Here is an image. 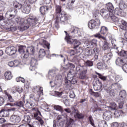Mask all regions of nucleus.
<instances>
[{"label": "nucleus", "mask_w": 127, "mask_h": 127, "mask_svg": "<svg viewBox=\"0 0 127 127\" xmlns=\"http://www.w3.org/2000/svg\"><path fill=\"white\" fill-rule=\"evenodd\" d=\"M15 21L20 25L19 27L20 31H24V30L29 28V25L34 26L37 23L38 20L36 18H28L26 20L27 25L24 23L25 20L24 18L18 17L16 18Z\"/></svg>", "instance_id": "f257e3e1"}, {"label": "nucleus", "mask_w": 127, "mask_h": 127, "mask_svg": "<svg viewBox=\"0 0 127 127\" xmlns=\"http://www.w3.org/2000/svg\"><path fill=\"white\" fill-rule=\"evenodd\" d=\"M49 84L52 88H59L62 85V75L58 74L55 77L52 78Z\"/></svg>", "instance_id": "f03ea898"}, {"label": "nucleus", "mask_w": 127, "mask_h": 127, "mask_svg": "<svg viewBox=\"0 0 127 127\" xmlns=\"http://www.w3.org/2000/svg\"><path fill=\"white\" fill-rule=\"evenodd\" d=\"M75 78L76 77L73 76L71 73H69L67 74V77L65 78L64 80L65 86L66 89L70 90L72 84H74L77 83V80Z\"/></svg>", "instance_id": "7ed1b4c3"}, {"label": "nucleus", "mask_w": 127, "mask_h": 127, "mask_svg": "<svg viewBox=\"0 0 127 127\" xmlns=\"http://www.w3.org/2000/svg\"><path fill=\"white\" fill-rule=\"evenodd\" d=\"M119 95L120 98H117L116 99L115 101L119 103V109H123L125 101H126V98H127V92H126V90H122L120 91Z\"/></svg>", "instance_id": "20e7f679"}, {"label": "nucleus", "mask_w": 127, "mask_h": 127, "mask_svg": "<svg viewBox=\"0 0 127 127\" xmlns=\"http://www.w3.org/2000/svg\"><path fill=\"white\" fill-rule=\"evenodd\" d=\"M100 25L101 22L99 18L90 20L88 23V26L90 29H98Z\"/></svg>", "instance_id": "39448f33"}, {"label": "nucleus", "mask_w": 127, "mask_h": 127, "mask_svg": "<svg viewBox=\"0 0 127 127\" xmlns=\"http://www.w3.org/2000/svg\"><path fill=\"white\" fill-rule=\"evenodd\" d=\"M16 51H17L16 48L14 47V46H9L6 48L5 53H6V54L8 55L11 56L15 54V53H16Z\"/></svg>", "instance_id": "423d86ee"}, {"label": "nucleus", "mask_w": 127, "mask_h": 127, "mask_svg": "<svg viewBox=\"0 0 127 127\" xmlns=\"http://www.w3.org/2000/svg\"><path fill=\"white\" fill-rule=\"evenodd\" d=\"M57 21H66L68 19L67 14L64 12H62L61 14L56 16Z\"/></svg>", "instance_id": "0eeeda50"}, {"label": "nucleus", "mask_w": 127, "mask_h": 127, "mask_svg": "<svg viewBox=\"0 0 127 127\" xmlns=\"http://www.w3.org/2000/svg\"><path fill=\"white\" fill-rule=\"evenodd\" d=\"M97 39H93L89 43L84 44L83 47L84 48L85 47H86V48H93V47L97 46Z\"/></svg>", "instance_id": "6e6552de"}, {"label": "nucleus", "mask_w": 127, "mask_h": 127, "mask_svg": "<svg viewBox=\"0 0 127 127\" xmlns=\"http://www.w3.org/2000/svg\"><path fill=\"white\" fill-rule=\"evenodd\" d=\"M34 48L33 47H28L27 49L26 48V54L23 56L24 58H28L29 54H34Z\"/></svg>", "instance_id": "1a4fd4ad"}, {"label": "nucleus", "mask_w": 127, "mask_h": 127, "mask_svg": "<svg viewBox=\"0 0 127 127\" xmlns=\"http://www.w3.org/2000/svg\"><path fill=\"white\" fill-rule=\"evenodd\" d=\"M34 90L38 92V95L36 98H35L36 101H39V98H40L41 95H43V87L39 86H35L34 87Z\"/></svg>", "instance_id": "9d476101"}, {"label": "nucleus", "mask_w": 127, "mask_h": 127, "mask_svg": "<svg viewBox=\"0 0 127 127\" xmlns=\"http://www.w3.org/2000/svg\"><path fill=\"white\" fill-rule=\"evenodd\" d=\"M67 43L68 44H73L74 48H76V47H78V46H79V45H81V44H82L80 43V41L78 40L73 39L72 38L68 39L67 40Z\"/></svg>", "instance_id": "9b49d317"}, {"label": "nucleus", "mask_w": 127, "mask_h": 127, "mask_svg": "<svg viewBox=\"0 0 127 127\" xmlns=\"http://www.w3.org/2000/svg\"><path fill=\"white\" fill-rule=\"evenodd\" d=\"M102 87L103 84L99 80H96L93 82V88L95 91H100Z\"/></svg>", "instance_id": "f8f14e48"}, {"label": "nucleus", "mask_w": 127, "mask_h": 127, "mask_svg": "<svg viewBox=\"0 0 127 127\" xmlns=\"http://www.w3.org/2000/svg\"><path fill=\"white\" fill-rule=\"evenodd\" d=\"M30 70L31 71H34L35 69H36V65H37V60H36L34 58H32L31 61H30Z\"/></svg>", "instance_id": "ddd939ff"}, {"label": "nucleus", "mask_w": 127, "mask_h": 127, "mask_svg": "<svg viewBox=\"0 0 127 127\" xmlns=\"http://www.w3.org/2000/svg\"><path fill=\"white\" fill-rule=\"evenodd\" d=\"M112 58L113 54L112 53H108L103 56L102 60L105 63H110V60Z\"/></svg>", "instance_id": "4468645a"}, {"label": "nucleus", "mask_w": 127, "mask_h": 127, "mask_svg": "<svg viewBox=\"0 0 127 127\" xmlns=\"http://www.w3.org/2000/svg\"><path fill=\"white\" fill-rule=\"evenodd\" d=\"M100 14L105 18H109L112 13H110L109 11H108L106 9H102L100 10Z\"/></svg>", "instance_id": "2eb2a0df"}, {"label": "nucleus", "mask_w": 127, "mask_h": 127, "mask_svg": "<svg viewBox=\"0 0 127 127\" xmlns=\"http://www.w3.org/2000/svg\"><path fill=\"white\" fill-rule=\"evenodd\" d=\"M10 121L14 125L18 124L20 122V117L17 115H13L10 117Z\"/></svg>", "instance_id": "dca6fc26"}, {"label": "nucleus", "mask_w": 127, "mask_h": 127, "mask_svg": "<svg viewBox=\"0 0 127 127\" xmlns=\"http://www.w3.org/2000/svg\"><path fill=\"white\" fill-rule=\"evenodd\" d=\"M118 24H120L119 27L121 29H122V30H127V22L125 20L120 19Z\"/></svg>", "instance_id": "f3484780"}, {"label": "nucleus", "mask_w": 127, "mask_h": 127, "mask_svg": "<svg viewBox=\"0 0 127 127\" xmlns=\"http://www.w3.org/2000/svg\"><path fill=\"white\" fill-rule=\"evenodd\" d=\"M103 117L104 120H105L106 121H110V120L113 118V115L112 114L111 112L108 111L104 112Z\"/></svg>", "instance_id": "a211bd4d"}, {"label": "nucleus", "mask_w": 127, "mask_h": 127, "mask_svg": "<svg viewBox=\"0 0 127 127\" xmlns=\"http://www.w3.org/2000/svg\"><path fill=\"white\" fill-rule=\"evenodd\" d=\"M101 43L103 45L102 49L103 50H109V52H111V47H110V44L107 42V40L102 41Z\"/></svg>", "instance_id": "6ab92c4d"}, {"label": "nucleus", "mask_w": 127, "mask_h": 127, "mask_svg": "<svg viewBox=\"0 0 127 127\" xmlns=\"http://www.w3.org/2000/svg\"><path fill=\"white\" fill-rule=\"evenodd\" d=\"M33 110H35V111L33 113V114H32L33 118L34 120H36L37 121V119L40 118L38 115H41L40 111L38 110V109L37 108H33Z\"/></svg>", "instance_id": "aec40b11"}, {"label": "nucleus", "mask_w": 127, "mask_h": 127, "mask_svg": "<svg viewBox=\"0 0 127 127\" xmlns=\"http://www.w3.org/2000/svg\"><path fill=\"white\" fill-rule=\"evenodd\" d=\"M97 67L99 69V70H105V69H107L108 66L107 64H105V63L99 62L97 64Z\"/></svg>", "instance_id": "412c9836"}, {"label": "nucleus", "mask_w": 127, "mask_h": 127, "mask_svg": "<svg viewBox=\"0 0 127 127\" xmlns=\"http://www.w3.org/2000/svg\"><path fill=\"white\" fill-rule=\"evenodd\" d=\"M80 31L77 28H74L72 31L71 32V36L72 37H78L80 35Z\"/></svg>", "instance_id": "4be33fe9"}, {"label": "nucleus", "mask_w": 127, "mask_h": 127, "mask_svg": "<svg viewBox=\"0 0 127 127\" xmlns=\"http://www.w3.org/2000/svg\"><path fill=\"white\" fill-rule=\"evenodd\" d=\"M87 69H84L83 70L81 71V72L79 74V79H84L87 78Z\"/></svg>", "instance_id": "5701e85b"}, {"label": "nucleus", "mask_w": 127, "mask_h": 127, "mask_svg": "<svg viewBox=\"0 0 127 127\" xmlns=\"http://www.w3.org/2000/svg\"><path fill=\"white\" fill-rule=\"evenodd\" d=\"M34 106H35V103L32 100L27 101L26 103L25 104V106L27 109H31Z\"/></svg>", "instance_id": "b1692460"}, {"label": "nucleus", "mask_w": 127, "mask_h": 127, "mask_svg": "<svg viewBox=\"0 0 127 127\" xmlns=\"http://www.w3.org/2000/svg\"><path fill=\"white\" fill-rule=\"evenodd\" d=\"M119 6L121 10H124V9H126L127 8V4L125 1L121 0L119 1Z\"/></svg>", "instance_id": "393cba45"}, {"label": "nucleus", "mask_w": 127, "mask_h": 127, "mask_svg": "<svg viewBox=\"0 0 127 127\" xmlns=\"http://www.w3.org/2000/svg\"><path fill=\"white\" fill-rule=\"evenodd\" d=\"M56 74V69H50L49 71L48 79H49V80H52V78H54V76H55Z\"/></svg>", "instance_id": "a878e982"}, {"label": "nucleus", "mask_w": 127, "mask_h": 127, "mask_svg": "<svg viewBox=\"0 0 127 127\" xmlns=\"http://www.w3.org/2000/svg\"><path fill=\"white\" fill-rule=\"evenodd\" d=\"M125 63L124 59L121 58H118L116 60V64L118 66H123Z\"/></svg>", "instance_id": "bb28decb"}, {"label": "nucleus", "mask_w": 127, "mask_h": 127, "mask_svg": "<svg viewBox=\"0 0 127 127\" xmlns=\"http://www.w3.org/2000/svg\"><path fill=\"white\" fill-rule=\"evenodd\" d=\"M49 9V8L47 6H42L40 7V12H41V14H45L47 11H48V10Z\"/></svg>", "instance_id": "cd10ccee"}, {"label": "nucleus", "mask_w": 127, "mask_h": 127, "mask_svg": "<svg viewBox=\"0 0 127 127\" xmlns=\"http://www.w3.org/2000/svg\"><path fill=\"white\" fill-rule=\"evenodd\" d=\"M0 115L1 117L6 118V117H8V116H9V112L7 110L2 109L0 111Z\"/></svg>", "instance_id": "c85d7f7f"}, {"label": "nucleus", "mask_w": 127, "mask_h": 127, "mask_svg": "<svg viewBox=\"0 0 127 127\" xmlns=\"http://www.w3.org/2000/svg\"><path fill=\"white\" fill-rule=\"evenodd\" d=\"M22 11L24 13H29V12H30V7H29V6H28V5H23Z\"/></svg>", "instance_id": "c756f323"}, {"label": "nucleus", "mask_w": 127, "mask_h": 127, "mask_svg": "<svg viewBox=\"0 0 127 127\" xmlns=\"http://www.w3.org/2000/svg\"><path fill=\"white\" fill-rule=\"evenodd\" d=\"M106 7L109 12L112 14L113 11H114V5L112 3L109 2L106 4Z\"/></svg>", "instance_id": "7c9ffc66"}, {"label": "nucleus", "mask_w": 127, "mask_h": 127, "mask_svg": "<svg viewBox=\"0 0 127 127\" xmlns=\"http://www.w3.org/2000/svg\"><path fill=\"white\" fill-rule=\"evenodd\" d=\"M62 12V7L60 5H57L56 6V16L57 15H59V14H61Z\"/></svg>", "instance_id": "2f4dec72"}, {"label": "nucleus", "mask_w": 127, "mask_h": 127, "mask_svg": "<svg viewBox=\"0 0 127 127\" xmlns=\"http://www.w3.org/2000/svg\"><path fill=\"white\" fill-rule=\"evenodd\" d=\"M109 32V29L106 26H102L100 30V33L103 35H106Z\"/></svg>", "instance_id": "473e14b6"}, {"label": "nucleus", "mask_w": 127, "mask_h": 127, "mask_svg": "<svg viewBox=\"0 0 127 127\" xmlns=\"http://www.w3.org/2000/svg\"><path fill=\"white\" fill-rule=\"evenodd\" d=\"M18 52L21 54H26V47L23 46H20L19 47Z\"/></svg>", "instance_id": "72a5a7b5"}, {"label": "nucleus", "mask_w": 127, "mask_h": 127, "mask_svg": "<svg viewBox=\"0 0 127 127\" xmlns=\"http://www.w3.org/2000/svg\"><path fill=\"white\" fill-rule=\"evenodd\" d=\"M36 123L35 122L33 123H24L22 124V127H36Z\"/></svg>", "instance_id": "f704fd0d"}, {"label": "nucleus", "mask_w": 127, "mask_h": 127, "mask_svg": "<svg viewBox=\"0 0 127 127\" xmlns=\"http://www.w3.org/2000/svg\"><path fill=\"white\" fill-rule=\"evenodd\" d=\"M4 76L6 80H11L12 78V74L10 71H6Z\"/></svg>", "instance_id": "c9c22d12"}, {"label": "nucleus", "mask_w": 127, "mask_h": 127, "mask_svg": "<svg viewBox=\"0 0 127 127\" xmlns=\"http://www.w3.org/2000/svg\"><path fill=\"white\" fill-rule=\"evenodd\" d=\"M24 103L25 102L23 101H16L14 103L13 106H16V107H19V108H23Z\"/></svg>", "instance_id": "e433bc0d"}, {"label": "nucleus", "mask_w": 127, "mask_h": 127, "mask_svg": "<svg viewBox=\"0 0 127 127\" xmlns=\"http://www.w3.org/2000/svg\"><path fill=\"white\" fill-rule=\"evenodd\" d=\"M24 122L25 123H27V124H29L30 122H31V119L30 118V115L28 114H26L24 116Z\"/></svg>", "instance_id": "4c0bfd02"}, {"label": "nucleus", "mask_w": 127, "mask_h": 127, "mask_svg": "<svg viewBox=\"0 0 127 127\" xmlns=\"http://www.w3.org/2000/svg\"><path fill=\"white\" fill-rule=\"evenodd\" d=\"M89 92L90 95L91 96H93L95 98H99L101 95V93H100V92L92 91V89H90Z\"/></svg>", "instance_id": "58836bf2"}, {"label": "nucleus", "mask_w": 127, "mask_h": 127, "mask_svg": "<svg viewBox=\"0 0 127 127\" xmlns=\"http://www.w3.org/2000/svg\"><path fill=\"white\" fill-rule=\"evenodd\" d=\"M108 123L105 121H100L98 124V127H108Z\"/></svg>", "instance_id": "ea45409f"}, {"label": "nucleus", "mask_w": 127, "mask_h": 127, "mask_svg": "<svg viewBox=\"0 0 127 127\" xmlns=\"http://www.w3.org/2000/svg\"><path fill=\"white\" fill-rule=\"evenodd\" d=\"M109 17H110V18H111L112 21H114V22H116V23L117 24H119V23L120 22V21L121 20V19H119V18L117 17L114 15H112L110 17L109 16Z\"/></svg>", "instance_id": "a19ab883"}, {"label": "nucleus", "mask_w": 127, "mask_h": 127, "mask_svg": "<svg viewBox=\"0 0 127 127\" xmlns=\"http://www.w3.org/2000/svg\"><path fill=\"white\" fill-rule=\"evenodd\" d=\"M13 6L15 7V8H18V9H20V8L22 7V4L17 2V1H14L13 3Z\"/></svg>", "instance_id": "79ce46f5"}, {"label": "nucleus", "mask_w": 127, "mask_h": 127, "mask_svg": "<svg viewBox=\"0 0 127 127\" xmlns=\"http://www.w3.org/2000/svg\"><path fill=\"white\" fill-rule=\"evenodd\" d=\"M122 114H124V111L122 110L115 111L114 113V118H120Z\"/></svg>", "instance_id": "37998d69"}, {"label": "nucleus", "mask_w": 127, "mask_h": 127, "mask_svg": "<svg viewBox=\"0 0 127 127\" xmlns=\"http://www.w3.org/2000/svg\"><path fill=\"white\" fill-rule=\"evenodd\" d=\"M85 54L87 56H92V55L94 54V51L92 49L88 50L87 49V48L85 49Z\"/></svg>", "instance_id": "c03bdc74"}, {"label": "nucleus", "mask_w": 127, "mask_h": 127, "mask_svg": "<svg viewBox=\"0 0 127 127\" xmlns=\"http://www.w3.org/2000/svg\"><path fill=\"white\" fill-rule=\"evenodd\" d=\"M45 56V51L43 49H41L39 52V58H43Z\"/></svg>", "instance_id": "a18cd8bd"}, {"label": "nucleus", "mask_w": 127, "mask_h": 127, "mask_svg": "<svg viewBox=\"0 0 127 127\" xmlns=\"http://www.w3.org/2000/svg\"><path fill=\"white\" fill-rule=\"evenodd\" d=\"M17 13V10H14L13 8H10L7 12L6 14H14L16 15Z\"/></svg>", "instance_id": "49530a36"}, {"label": "nucleus", "mask_w": 127, "mask_h": 127, "mask_svg": "<svg viewBox=\"0 0 127 127\" xmlns=\"http://www.w3.org/2000/svg\"><path fill=\"white\" fill-rule=\"evenodd\" d=\"M5 8V3L2 1H0V11H3Z\"/></svg>", "instance_id": "de8ad7c7"}, {"label": "nucleus", "mask_w": 127, "mask_h": 127, "mask_svg": "<svg viewBox=\"0 0 127 127\" xmlns=\"http://www.w3.org/2000/svg\"><path fill=\"white\" fill-rule=\"evenodd\" d=\"M4 94L5 95H6V96H7L8 100H9V102H14V100L13 99V98H12V96H11V95L10 94L7 93L6 91L4 92Z\"/></svg>", "instance_id": "09e8293b"}, {"label": "nucleus", "mask_w": 127, "mask_h": 127, "mask_svg": "<svg viewBox=\"0 0 127 127\" xmlns=\"http://www.w3.org/2000/svg\"><path fill=\"white\" fill-rule=\"evenodd\" d=\"M76 66L74 65V64L72 63H68L65 65L66 69H74Z\"/></svg>", "instance_id": "8fccbe9b"}, {"label": "nucleus", "mask_w": 127, "mask_h": 127, "mask_svg": "<svg viewBox=\"0 0 127 127\" xmlns=\"http://www.w3.org/2000/svg\"><path fill=\"white\" fill-rule=\"evenodd\" d=\"M54 110H56V111H58V112H63V108L62 107L59 106V105H55L54 106Z\"/></svg>", "instance_id": "3c124183"}, {"label": "nucleus", "mask_w": 127, "mask_h": 127, "mask_svg": "<svg viewBox=\"0 0 127 127\" xmlns=\"http://www.w3.org/2000/svg\"><path fill=\"white\" fill-rule=\"evenodd\" d=\"M110 106L112 111H116V110H117V107H118V105H117L116 103L113 102L110 103Z\"/></svg>", "instance_id": "603ef678"}, {"label": "nucleus", "mask_w": 127, "mask_h": 127, "mask_svg": "<svg viewBox=\"0 0 127 127\" xmlns=\"http://www.w3.org/2000/svg\"><path fill=\"white\" fill-rule=\"evenodd\" d=\"M16 63V61H14V62H12V61L9 62L8 63V66H9V67H13V66L14 67H17V65H18V63H17V64H15Z\"/></svg>", "instance_id": "864d4df0"}, {"label": "nucleus", "mask_w": 127, "mask_h": 127, "mask_svg": "<svg viewBox=\"0 0 127 127\" xmlns=\"http://www.w3.org/2000/svg\"><path fill=\"white\" fill-rule=\"evenodd\" d=\"M44 48H47V49H50V44L46 42V41H44L43 46Z\"/></svg>", "instance_id": "5fc2aeb1"}, {"label": "nucleus", "mask_w": 127, "mask_h": 127, "mask_svg": "<svg viewBox=\"0 0 127 127\" xmlns=\"http://www.w3.org/2000/svg\"><path fill=\"white\" fill-rule=\"evenodd\" d=\"M96 75H98L100 79H101V80H103V81H106V80H107V76H103V75H102V74L97 72H96Z\"/></svg>", "instance_id": "6e6d98bb"}, {"label": "nucleus", "mask_w": 127, "mask_h": 127, "mask_svg": "<svg viewBox=\"0 0 127 127\" xmlns=\"http://www.w3.org/2000/svg\"><path fill=\"white\" fill-rule=\"evenodd\" d=\"M111 43L112 44V48L118 49V47L116 45V40L115 39H112L111 40Z\"/></svg>", "instance_id": "4d7b16f0"}, {"label": "nucleus", "mask_w": 127, "mask_h": 127, "mask_svg": "<svg viewBox=\"0 0 127 127\" xmlns=\"http://www.w3.org/2000/svg\"><path fill=\"white\" fill-rule=\"evenodd\" d=\"M16 82H21L22 83H24L25 82V79H24L23 77L20 76L16 78Z\"/></svg>", "instance_id": "13d9d810"}, {"label": "nucleus", "mask_w": 127, "mask_h": 127, "mask_svg": "<svg viewBox=\"0 0 127 127\" xmlns=\"http://www.w3.org/2000/svg\"><path fill=\"white\" fill-rule=\"evenodd\" d=\"M76 68V71H77V72H79V71H83V70L85 69L86 67L82 66L79 65H77Z\"/></svg>", "instance_id": "bf43d9fd"}, {"label": "nucleus", "mask_w": 127, "mask_h": 127, "mask_svg": "<svg viewBox=\"0 0 127 127\" xmlns=\"http://www.w3.org/2000/svg\"><path fill=\"white\" fill-rule=\"evenodd\" d=\"M120 56L122 57H124L125 56L126 57H127V51H124L122 50L120 52Z\"/></svg>", "instance_id": "052dcab7"}, {"label": "nucleus", "mask_w": 127, "mask_h": 127, "mask_svg": "<svg viewBox=\"0 0 127 127\" xmlns=\"http://www.w3.org/2000/svg\"><path fill=\"white\" fill-rule=\"evenodd\" d=\"M76 0H69V2L68 3V6L69 7L68 9H71V7L70 6H72L73 5V3L75 2Z\"/></svg>", "instance_id": "680f3d73"}, {"label": "nucleus", "mask_w": 127, "mask_h": 127, "mask_svg": "<svg viewBox=\"0 0 127 127\" xmlns=\"http://www.w3.org/2000/svg\"><path fill=\"white\" fill-rule=\"evenodd\" d=\"M85 64L88 67H92V66H93V62L91 61H87L85 62Z\"/></svg>", "instance_id": "e2e57ef3"}, {"label": "nucleus", "mask_w": 127, "mask_h": 127, "mask_svg": "<svg viewBox=\"0 0 127 127\" xmlns=\"http://www.w3.org/2000/svg\"><path fill=\"white\" fill-rule=\"evenodd\" d=\"M75 118H77V119H83L84 118V115L82 114L79 113H76Z\"/></svg>", "instance_id": "0e129e2a"}, {"label": "nucleus", "mask_w": 127, "mask_h": 127, "mask_svg": "<svg viewBox=\"0 0 127 127\" xmlns=\"http://www.w3.org/2000/svg\"><path fill=\"white\" fill-rule=\"evenodd\" d=\"M115 80L117 82H119V81H122V80H123V77L121 75H117L115 77Z\"/></svg>", "instance_id": "69168bd1"}, {"label": "nucleus", "mask_w": 127, "mask_h": 127, "mask_svg": "<svg viewBox=\"0 0 127 127\" xmlns=\"http://www.w3.org/2000/svg\"><path fill=\"white\" fill-rule=\"evenodd\" d=\"M100 11H99V10H96L95 11L93 12V17H97L98 15H99Z\"/></svg>", "instance_id": "338daca9"}, {"label": "nucleus", "mask_w": 127, "mask_h": 127, "mask_svg": "<svg viewBox=\"0 0 127 127\" xmlns=\"http://www.w3.org/2000/svg\"><path fill=\"white\" fill-rule=\"evenodd\" d=\"M122 69L125 73H127V64L125 63L122 66Z\"/></svg>", "instance_id": "774afa93"}]
</instances>
